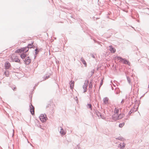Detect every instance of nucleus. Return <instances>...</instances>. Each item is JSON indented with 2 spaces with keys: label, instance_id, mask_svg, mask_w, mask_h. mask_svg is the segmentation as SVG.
<instances>
[{
  "label": "nucleus",
  "instance_id": "f257e3e1",
  "mask_svg": "<svg viewBox=\"0 0 149 149\" xmlns=\"http://www.w3.org/2000/svg\"><path fill=\"white\" fill-rule=\"evenodd\" d=\"M115 58H116L118 60H120V62H122L125 64H127L129 65H130V63L129 61L127 60L125 58H123L119 56H116L115 57Z\"/></svg>",
  "mask_w": 149,
  "mask_h": 149
},
{
  "label": "nucleus",
  "instance_id": "f03ea898",
  "mask_svg": "<svg viewBox=\"0 0 149 149\" xmlns=\"http://www.w3.org/2000/svg\"><path fill=\"white\" fill-rule=\"evenodd\" d=\"M47 118L46 115H43L42 114H41L39 117L40 120L42 122L45 121Z\"/></svg>",
  "mask_w": 149,
  "mask_h": 149
},
{
  "label": "nucleus",
  "instance_id": "7ed1b4c3",
  "mask_svg": "<svg viewBox=\"0 0 149 149\" xmlns=\"http://www.w3.org/2000/svg\"><path fill=\"white\" fill-rule=\"evenodd\" d=\"M30 109V111L31 114L33 115L34 113V107L31 104L29 106Z\"/></svg>",
  "mask_w": 149,
  "mask_h": 149
},
{
  "label": "nucleus",
  "instance_id": "20e7f679",
  "mask_svg": "<svg viewBox=\"0 0 149 149\" xmlns=\"http://www.w3.org/2000/svg\"><path fill=\"white\" fill-rule=\"evenodd\" d=\"M12 60L13 61H15L17 62H19L20 60L18 58V56H13L12 57Z\"/></svg>",
  "mask_w": 149,
  "mask_h": 149
},
{
  "label": "nucleus",
  "instance_id": "39448f33",
  "mask_svg": "<svg viewBox=\"0 0 149 149\" xmlns=\"http://www.w3.org/2000/svg\"><path fill=\"white\" fill-rule=\"evenodd\" d=\"M31 60L29 57H27L25 60L24 62L26 64H29L31 62Z\"/></svg>",
  "mask_w": 149,
  "mask_h": 149
},
{
  "label": "nucleus",
  "instance_id": "423d86ee",
  "mask_svg": "<svg viewBox=\"0 0 149 149\" xmlns=\"http://www.w3.org/2000/svg\"><path fill=\"white\" fill-rule=\"evenodd\" d=\"M10 66V64L8 61H6L5 63V68L6 69H8Z\"/></svg>",
  "mask_w": 149,
  "mask_h": 149
},
{
  "label": "nucleus",
  "instance_id": "0eeeda50",
  "mask_svg": "<svg viewBox=\"0 0 149 149\" xmlns=\"http://www.w3.org/2000/svg\"><path fill=\"white\" fill-rule=\"evenodd\" d=\"M109 99L107 97H104L103 100L104 103V104H107L108 103Z\"/></svg>",
  "mask_w": 149,
  "mask_h": 149
},
{
  "label": "nucleus",
  "instance_id": "6e6552de",
  "mask_svg": "<svg viewBox=\"0 0 149 149\" xmlns=\"http://www.w3.org/2000/svg\"><path fill=\"white\" fill-rule=\"evenodd\" d=\"M109 47H110V50L111 52L114 53L115 52L116 49L113 47L112 45L110 46Z\"/></svg>",
  "mask_w": 149,
  "mask_h": 149
},
{
  "label": "nucleus",
  "instance_id": "1a4fd4ad",
  "mask_svg": "<svg viewBox=\"0 0 149 149\" xmlns=\"http://www.w3.org/2000/svg\"><path fill=\"white\" fill-rule=\"evenodd\" d=\"M60 128H61V130L60 131V133L62 135H64L65 134V131L63 130V129L61 127H60Z\"/></svg>",
  "mask_w": 149,
  "mask_h": 149
},
{
  "label": "nucleus",
  "instance_id": "9d476101",
  "mask_svg": "<svg viewBox=\"0 0 149 149\" xmlns=\"http://www.w3.org/2000/svg\"><path fill=\"white\" fill-rule=\"evenodd\" d=\"M74 82L73 81H71L70 82V88L72 89L73 88Z\"/></svg>",
  "mask_w": 149,
  "mask_h": 149
},
{
  "label": "nucleus",
  "instance_id": "9b49d317",
  "mask_svg": "<svg viewBox=\"0 0 149 149\" xmlns=\"http://www.w3.org/2000/svg\"><path fill=\"white\" fill-rule=\"evenodd\" d=\"M24 48H23L20 49H19L15 51V52L16 53H21L22 51H23L24 52Z\"/></svg>",
  "mask_w": 149,
  "mask_h": 149
},
{
  "label": "nucleus",
  "instance_id": "f8f14e48",
  "mask_svg": "<svg viewBox=\"0 0 149 149\" xmlns=\"http://www.w3.org/2000/svg\"><path fill=\"white\" fill-rule=\"evenodd\" d=\"M125 116V114L123 113H121L118 116V117L117 118V119L118 118V119H120L122 118L123 117Z\"/></svg>",
  "mask_w": 149,
  "mask_h": 149
},
{
  "label": "nucleus",
  "instance_id": "ddd939ff",
  "mask_svg": "<svg viewBox=\"0 0 149 149\" xmlns=\"http://www.w3.org/2000/svg\"><path fill=\"white\" fill-rule=\"evenodd\" d=\"M80 60L82 62V63L85 66H86L87 65L86 63L85 60L84 59V58L82 57H81V58Z\"/></svg>",
  "mask_w": 149,
  "mask_h": 149
},
{
  "label": "nucleus",
  "instance_id": "4468645a",
  "mask_svg": "<svg viewBox=\"0 0 149 149\" xmlns=\"http://www.w3.org/2000/svg\"><path fill=\"white\" fill-rule=\"evenodd\" d=\"M135 109V108L134 107L132 108L130 110V111L129 112V114L130 115L131 114L132 112H133L134 111H136V110L134 111V110Z\"/></svg>",
  "mask_w": 149,
  "mask_h": 149
},
{
  "label": "nucleus",
  "instance_id": "2eb2a0df",
  "mask_svg": "<svg viewBox=\"0 0 149 149\" xmlns=\"http://www.w3.org/2000/svg\"><path fill=\"white\" fill-rule=\"evenodd\" d=\"M26 56V54H25L24 53L20 55V57L22 59H24Z\"/></svg>",
  "mask_w": 149,
  "mask_h": 149
},
{
  "label": "nucleus",
  "instance_id": "dca6fc26",
  "mask_svg": "<svg viewBox=\"0 0 149 149\" xmlns=\"http://www.w3.org/2000/svg\"><path fill=\"white\" fill-rule=\"evenodd\" d=\"M127 81L129 83V84L131 85V79L128 76H127Z\"/></svg>",
  "mask_w": 149,
  "mask_h": 149
},
{
  "label": "nucleus",
  "instance_id": "f3484780",
  "mask_svg": "<svg viewBox=\"0 0 149 149\" xmlns=\"http://www.w3.org/2000/svg\"><path fill=\"white\" fill-rule=\"evenodd\" d=\"M87 107L88 108H90L91 110H92V105L90 104H88L87 105Z\"/></svg>",
  "mask_w": 149,
  "mask_h": 149
},
{
  "label": "nucleus",
  "instance_id": "a211bd4d",
  "mask_svg": "<svg viewBox=\"0 0 149 149\" xmlns=\"http://www.w3.org/2000/svg\"><path fill=\"white\" fill-rule=\"evenodd\" d=\"M5 75L7 77H8L9 76V72L8 70H6L4 72Z\"/></svg>",
  "mask_w": 149,
  "mask_h": 149
},
{
  "label": "nucleus",
  "instance_id": "6ab92c4d",
  "mask_svg": "<svg viewBox=\"0 0 149 149\" xmlns=\"http://www.w3.org/2000/svg\"><path fill=\"white\" fill-rule=\"evenodd\" d=\"M116 139L117 140H118L120 141L123 140V138L121 136L118 137L116 138Z\"/></svg>",
  "mask_w": 149,
  "mask_h": 149
},
{
  "label": "nucleus",
  "instance_id": "aec40b11",
  "mask_svg": "<svg viewBox=\"0 0 149 149\" xmlns=\"http://www.w3.org/2000/svg\"><path fill=\"white\" fill-rule=\"evenodd\" d=\"M33 42H32L31 43V44H29L28 45V47H27V48H31V47H32V45L33 44Z\"/></svg>",
  "mask_w": 149,
  "mask_h": 149
},
{
  "label": "nucleus",
  "instance_id": "412c9836",
  "mask_svg": "<svg viewBox=\"0 0 149 149\" xmlns=\"http://www.w3.org/2000/svg\"><path fill=\"white\" fill-rule=\"evenodd\" d=\"M125 125L124 123H120L119 124V127H120L121 128Z\"/></svg>",
  "mask_w": 149,
  "mask_h": 149
},
{
  "label": "nucleus",
  "instance_id": "4be33fe9",
  "mask_svg": "<svg viewBox=\"0 0 149 149\" xmlns=\"http://www.w3.org/2000/svg\"><path fill=\"white\" fill-rule=\"evenodd\" d=\"M119 112V109H117L116 108H115L114 109V113L116 114H118Z\"/></svg>",
  "mask_w": 149,
  "mask_h": 149
},
{
  "label": "nucleus",
  "instance_id": "5701e85b",
  "mask_svg": "<svg viewBox=\"0 0 149 149\" xmlns=\"http://www.w3.org/2000/svg\"><path fill=\"white\" fill-rule=\"evenodd\" d=\"M49 77V76L48 75V76H47V75L46 76V75H45L44 76L43 78L44 79H43V80H45L46 79L48 78Z\"/></svg>",
  "mask_w": 149,
  "mask_h": 149
},
{
  "label": "nucleus",
  "instance_id": "b1692460",
  "mask_svg": "<svg viewBox=\"0 0 149 149\" xmlns=\"http://www.w3.org/2000/svg\"><path fill=\"white\" fill-rule=\"evenodd\" d=\"M87 86V84H86L85 83L84 84L83 86V88H86Z\"/></svg>",
  "mask_w": 149,
  "mask_h": 149
},
{
  "label": "nucleus",
  "instance_id": "393cba45",
  "mask_svg": "<svg viewBox=\"0 0 149 149\" xmlns=\"http://www.w3.org/2000/svg\"><path fill=\"white\" fill-rule=\"evenodd\" d=\"M75 148L76 149H82L80 148L79 144L77 145V146L75 147Z\"/></svg>",
  "mask_w": 149,
  "mask_h": 149
},
{
  "label": "nucleus",
  "instance_id": "a878e982",
  "mask_svg": "<svg viewBox=\"0 0 149 149\" xmlns=\"http://www.w3.org/2000/svg\"><path fill=\"white\" fill-rule=\"evenodd\" d=\"M96 113L98 116H99L101 114V113L99 111H98L97 112H96Z\"/></svg>",
  "mask_w": 149,
  "mask_h": 149
},
{
  "label": "nucleus",
  "instance_id": "bb28decb",
  "mask_svg": "<svg viewBox=\"0 0 149 149\" xmlns=\"http://www.w3.org/2000/svg\"><path fill=\"white\" fill-rule=\"evenodd\" d=\"M122 144L123 145L122 146V147H121V149L124 148L125 146V143H123Z\"/></svg>",
  "mask_w": 149,
  "mask_h": 149
},
{
  "label": "nucleus",
  "instance_id": "cd10ccee",
  "mask_svg": "<svg viewBox=\"0 0 149 149\" xmlns=\"http://www.w3.org/2000/svg\"><path fill=\"white\" fill-rule=\"evenodd\" d=\"M102 84H103V80H102L101 81V82L100 83V86H99V88H100V87L102 85Z\"/></svg>",
  "mask_w": 149,
  "mask_h": 149
},
{
  "label": "nucleus",
  "instance_id": "c85d7f7f",
  "mask_svg": "<svg viewBox=\"0 0 149 149\" xmlns=\"http://www.w3.org/2000/svg\"><path fill=\"white\" fill-rule=\"evenodd\" d=\"M92 84L91 82H90L89 85V88H92Z\"/></svg>",
  "mask_w": 149,
  "mask_h": 149
},
{
  "label": "nucleus",
  "instance_id": "c756f323",
  "mask_svg": "<svg viewBox=\"0 0 149 149\" xmlns=\"http://www.w3.org/2000/svg\"><path fill=\"white\" fill-rule=\"evenodd\" d=\"M38 49H36L35 50V51H36V52H35V53H36V54L38 52Z\"/></svg>",
  "mask_w": 149,
  "mask_h": 149
},
{
  "label": "nucleus",
  "instance_id": "7c9ffc66",
  "mask_svg": "<svg viewBox=\"0 0 149 149\" xmlns=\"http://www.w3.org/2000/svg\"><path fill=\"white\" fill-rule=\"evenodd\" d=\"M75 99L76 101L77 102H78V99L77 98V97H75Z\"/></svg>",
  "mask_w": 149,
  "mask_h": 149
},
{
  "label": "nucleus",
  "instance_id": "2f4dec72",
  "mask_svg": "<svg viewBox=\"0 0 149 149\" xmlns=\"http://www.w3.org/2000/svg\"><path fill=\"white\" fill-rule=\"evenodd\" d=\"M121 147H122V143H121L120 144H119L118 145V147H120V148H121Z\"/></svg>",
  "mask_w": 149,
  "mask_h": 149
},
{
  "label": "nucleus",
  "instance_id": "473e14b6",
  "mask_svg": "<svg viewBox=\"0 0 149 149\" xmlns=\"http://www.w3.org/2000/svg\"><path fill=\"white\" fill-rule=\"evenodd\" d=\"M95 70H93L91 71V72L92 73V75L94 73Z\"/></svg>",
  "mask_w": 149,
  "mask_h": 149
},
{
  "label": "nucleus",
  "instance_id": "72a5a7b5",
  "mask_svg": "<svg viewBox=\"0 0 149 149\" xmlns=\"http://www.w3.org/2000/svg\"><path fill=\"white\" fill-rule=\"evenodd\" d=\"M83 89H84V93L86 92V91H87V88H85H85H83Z\"/></svg>",
  "mask_w": 149,
  "mask_h": 149
},
{
  "label": "nucleus",
  "instance_id": "f704fd0d",
  "mask_svg": "<svg viewBox=\"0 0 149 149\" xmlns=\"http://www.w3.org/2000/svg\"><path fill=\"white\" fill-rule=\"evenodd\" d=\"M99 116L100 117H101L102 119H103V117H104V116H102V114H101V115H100Z\"/></svg>",
  "mask_w": 149,
  "mask_h": 149
},
{
  "label": "nucleus",
  "instance_id": "c9c22d12",
  "mask_svg": "<svg viewBox=\"0 0 149 149\" xmlns=\"http://www.w3.org/2000/svg\"><path fill=\"white\" fill-rule=\"evenodd\" d=\"M112 118L113 119V120H115V116H114L113 115L112 116Z\"/></svg>",
  "mask_w": 149,
  "mask_h": 149
},
{
  "label": "nucleus",
  "instance_id": "e433bc0d",
  "mask_svg": "<svg viewBox=\"0 0 149 149\" xmlns=\"http://www.w3.org/2000/svg\"><path fill=\"white\" fill-rule=\"evenodd\" d=\"M124 102V99H123L121 102V103H123Z\"/></svg>",
  "mask_w": 149,
  "mask_h": 149
},
{
  "label": "nucleus",
  "instance_id": "4c0bfd02",
  "mask_svg": "<svg viewBox=\"0 0 149 149\" xmlns=\"http://www.w3.org/2000/svg\"><path fill=\"white\" fill-rule=\"evenodd\" d=\"M16 88V87H14L12 89H13V91H15V90Z\"/></svg>",
  "mask_w": 149,
  "mask_h": 149
},
{
  "label": "nucleus",
  "instance_id": "58836bf2",
  "mask_svg": "<svg viewBox=\"0 0 149 149\" xmlns=\"http://www.w3.org/2000/svg\"><path fill=\"white\" fill-rule=\"evenodd\" d=\"M92 57L94 58H95V56H94V55L93 54H92Z\"/></svg>",
  "mask_w": 149,
  "mask_h": 149
},
{
  "label": "nucleus",
  "instance_id": "ea45409f",
  "mask_svg": "<svg viewBox=\"0 0 149 149\" xmlns=\"http://www.w3.org/2000/svg\"><path fill=\"white\" fill-rule=\"evenodd\" d=\"M94 41L95 42H96V41L95 40H94ZM97 42V43H98V44H99V42Z\"/></svg>",
  "mask_w": 149,
  "mask_h": 149
},
{
  "label": "nucleus",
  "instance_id": "a19ab883",
  "mask_svg": "<svg viewBox=\"0 0 149 149\" xmlns=\"http://www.w3.org/2000/svg\"><path fill=\"white\" fill-rule=\"evenodd\" d=\"M86 81H87V82L88 83V80H86Z\"/></svg>",
  "mask_w": 149,
  "mask_h": 149
},
{
  "label": "nucleus",
  "instance_id": "79ce46f5",
  "mask_svg": "<svg viewBox=\"0 0 149 149\" xmlns=\"http://www.w3.org/2000/svg\"><path fill=\"white\" fill-rule=\"evenodd\" d=\"M14 130H13V136L14 135Z\"/></svg>",
  "mask_w": 149,
  "mask_h": 149
},
{
  "label": "nucleus",
  "instance_id": "37998d69",
  "mask_svg": "<svg viewBox=\"0 0 149 149\" xmlns=\"http://www.w3.org/2000/svg\"><path fill=\"white\" fill-rule=\"evenodd\" d=\"M118 92H116V94H118Z\"/></svg>",
  "mask_w": 149,
  "mask_h": 149
},
{
  "label": "nucleus",
  "instance_id": "c03bdc74",
  "mask_svg": "<svg viewBox=\"0 0 149 149\" xmlns=\"http://www.w3.org/2000/svg\"><path fill=\"white\" fill-rule=\"evenodd\" d=\"M56 65H58V63L57 62V61H56Z\"/></svg>",
  "mask_w": 149,
  "mask_h": 149
},
{
  "label": "nucleus",
  "instance_id": "a18cd8bd",
  "mask_svg": "<svg viewBox=\"0 0 149 149\" xmlns=\"http://www.w3.org/2000/svg\"><path fill=\"white\" fill-rule=\"evenodd\" d=\"M36 57V56H34V58H35Z\"/></svg>",
  "mask_w": 149,
  "mask_h": 149
},
{
  "label": "nucleus",
  "instance_id": "49530a36",
  "mask_svg": "<svg viewBox=\"0 0 149 149\" xmlns=\"http://www.w3.org/2000/svg\"><path fill=\"white\" fill-rule=\"evenodd\" d=\"M71 17H72H72H72V16H71Z\"/></svg>",
  "mask_w": 149,
  "mask_h": 149
},
{
  "label": "nucleus",
  "instance_id": "de8ad7c7",
  "mask_svg": "<svg viewBox=\"0 0 149 149\" xmlns=\"http://www.w3.org/2000/svg\"><path fill=\"white\" fill-rule=\"evenodd\" d=\"M59 51V50H58L57 51L56 50V52H58Z\"/></svg>",
  "mask_w": 149,
  "mask_h": 149
},
{
  "label": "nucleus",
  "instance_id": "09e8293b",
  "mask_svg": "<svg viewBox=\"0 0 149 149\" xmlns=\"http://www.w3.org/2000/svg\"><path fill=\"white\" fill-rule=\"evenodd\" d=\"M120 110H121L122 109V108H120Z\"/></svg>",
  "mask_w": 149,
  "mask_h": 149
},
{
  "label": "nucleus",
  "instance_id": "8fccbe9b",
  "mask_svg": "<svg viewBox=\"0 0 149 149\" xmlns=\"http://www.w3.org/2000/svg\"><path fill=\"white\" fill-rule=\"evenodd\" d=\"M58 63L59 64V61H58Z\"/></svg>",
  "mask_w": 149,
  "mask_h": 149
},
{
  "label": "nucleus",
  "instance_id": "3c124183",
  "mask_svg": "<svg viewBox=\"0 0 149 149\" xmlns=\"http://www.w3.org/2000/svg\"><path fill=\"white\" fill-rule=\"evenodd\" d=\"M28 50H26V52L27 51H28Z\"/></svg>",
  "mask_w": 149,
  "mask_h": 149
}]
</instances>
